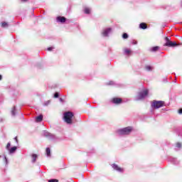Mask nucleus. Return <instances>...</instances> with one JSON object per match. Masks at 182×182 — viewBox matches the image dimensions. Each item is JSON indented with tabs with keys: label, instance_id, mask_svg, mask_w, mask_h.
<instances>
[{
	"label": "nucleus",
	"instance_id": "1",
	"mask_svg": "<svg viewBox=\"0 0 182 182\" xmlns=\"http://www.w3.org/2000/svg\"><path fill=\"white\" fill-rule=\"evenodd\" d=\"M72 117H73V112H68L64 114V120L68 124H72Z\"/></svg>",
	"mask_w": 182,
	"mask_h": 182
},
{
	"label": "nucleus",
	"instance_id": "2",
	"mask_svg": "<svg viewBox=\"0 0 182 182\" xmlns=\"http://www.w3.org/2000/svg\"><path fill=\"white\" fill-rule=\"evenodd\" d=\"M133 132V127H127L124 129L118 130L119 134L121 135H127L132 133Z\"/></svg>",
	"mask_w": 182,
	"mask_h": 182
},
{
	"label": "nucleus",
	"instance_id": "3",
	"mask_svg": "<svg viewBox=\"0 0 182 182\" xmlns=\"http://www.w3.org/2000/svg\"><path fill=\"white\" fill-rule=\"evenodd\" d=\"M166 43L164 46H168V48H174V46H178V44L176 41L172 42L168 37L165 38Z\"/></svg>",
	"mask_w": 182,
	"mask_h": 182
},
{
	"label": "nucleus",
	"instance_id": "4",
	"mask_svg": "<svg viewBox=\"0 0 182 182\" xmlns=\"http://www.w3.org/2000/svg\"><path fill=\"white\" fill-rule=\"evenodd\" d=\"M163 106H164V101L154 100L151 102V107H153V109H160V107H163Z\"/></svg>",
	"mask_w": 182,
	"mask_h": 182
},
{
	"label": "nucleus",
	"instance_id": "5",
	"mask_svg": "<svg viewBox=\"0 0 182 182\" xmlns=\"http://www.w3.org/2000/svg\"><path fill=\"white\" fill-rule=\"evenodd\" d=\"M149 95V90L140 92L137 95V100H143Z\"/></svg>",
	"mask_w": 182,
	"mask_h": 182
},
{
	"label": "nucleus",
	"instance_id": "6",
	"mask_svg": "<svg viewBox=\"0 0 182 182\" xmlns=\"http://www.w3.org/2000/svg\"><path fill=\"white\" fill-rule=\"evenodd\" d=\"M111 102L112 103H114V105H120L122 103L123 100L119 97H114L111 100Z\"/></svg>",
	"mask_w": 182,
	"mask_h": 182
},
{
	"label": "nucleus",
	"instance_id": "7",
	"mask_svg": "<svg viewBox=\"0 0 182 182\" xmlns=\"http://www.w3.org/2000/svg\"><path fill=\"white\" fill-rule=\"evenodd\" d=\"M57 21L60 22L61 23H65L66 22V18L63 16H58Z\"/></svg>",
	"mask_w": 182,
	"mask_h": 182
},
{
	"label": "nucleus",
	"instance_id": "8",
	"mask_svg": "<svg viewBox=\"0 0 182 182\" xmlns=\"http://www.w3.org/2000/svg\"><path fill=\"white\" fill-rule=\"evenodd\" d=\"M112 168H114V170H116L117 171H123V168H120L116 164H112Z\"/></svg>",
	"mask_w": 182,
	"mask_h": 182
},
{
	"label": "nucleus",
	"instance_id": "9",
	"mask_svg": "<svg viewBox=\"0 0 182 182\" xmlns=\"http://www.w3.org/2000/svg\"><path fill=\"white\" fill-rule=\"evenodd\" d=\"M110 32H112V28H108L102 32V35H103V36H107L109 35V33H110Z\"/></svg>",
	"mask_w": 182,
	"mask_h": 182
},
{
	"label": "nucleus",
	"instance_id": "10",
	"mask_svg": "<svg viewBox=\"0 0 182 182\" xmlns=\"http://www.w3.org/2000/svg\"><path fill=\"white\" fill-rule=\"evenodd\" d=\"M43 120V115L40 114L39 116L36 117V123H41Z\"/></svg>",
	"mask_w": 182,
	"mask_h": 182
},
{
	"label": "nucleus",
	"instance_id": "11",
	"mask_svg": "<svg viewBox=\"0 0 182 182\" xmlns=\"http://www.w3.org/2000/svg\"><path fill=\"white\" fill-rule=\"evenodd\" d=\"M139 28H141V29H147V24L146 23H141Z\"/></svg>",
	"mask_w": 182,
	"mask_h": 182
},
{
	"label": "nucleus",
	"instance_id": "12",
	"mask_svg": "<svg viewBox=\"0 0 182 182\" xmlns=\"http://www.w3.org/2000/svg\"><path fill=\"white\" fill-rule=\"evenodd\" d=\"M16 146H13L9 149V153L12 154V153H15V151H16Z\"/></svg>",
	"mask_w": 182,
	"mask_h": 182
},
{
	"label": "nucleus",
	"instance_id": "13",
	"mask_svg": "<svg viewBox=\"0 0 182 182\" xmlns=\"http://www.w3.org/2000/svg\"><path fill=\"white\" fill-rule=\"evenodd\" d=\"M36 159H38V155L33 154L32 155V163H35V161H36Z\"/></svg>",
	"mask_w": 182,
	"mask_h": 182
},
{
	"label": "nucleus",
	"instance_id": "14",
	"mask_svg": "<svg viewBox=\"0 0 182 182\" xmlns=\"http://www.w3.org/2000/svg\"><path fill=\"white\" fill-rule=\"evenodd\" d=\"M124 52L126 55H130V53H132V50H130V49L128 48H125L124 50Z\"/></svg>",
	"mask_w": 182,
	"mask_h": 182
},
{
	"label": "nucleus",
	"instance_id": "15",
	"mask_svg": "<svg viewBox=\"0 0 182 182\" xmlns=\"http://www.w3.org/2000/svg\"><path fill=\"white\" fill-rule=\"evenodd\" d=\"M159 49H160V47L155 46V47L152 48L151 50H152V52H157V50H159Z\"/></svg>",
	"mask_w": 182,
	"mask_h": 182
},
{
	"label": "nucleus",
	"instance_id": "16",
	"mask_svg": "<svg viewBox=\"0 0 182 182\" xmlns=\"http://www.w3.org/2000/svg\"><path fill=\"white\" fill-rule=\"evenodd\" d=\"M85 14H90V9L89 8H85L84 10Z\"/></svg>",
	"mask_w": 182,
	"mask_h": 182
},
{
	"label": "nucleus",
	"instance_id": "17",
	"mask_svg": "<svg viewBox=\"0 0 182 182\" xmlns=\"http://www.w3.org/2000/svg\"><path fill=\"white\" fill-rule=\"evenodd\" d=\"M145 69L146 70H148L149 72H150V70H151L152 68H151V66H150V65H146Z\"/></svg>",
	"mask_w": 182,
	"mask_h": 182
},
{
	"label": "nucleus",
	"instance_id": "18",
	"mask_svg": "<svg viewBox=\"0 0 182 182\" xmlns=\"http://www.w3.org/2000/svg\"><path fill=\"white\" fill-rule=\"evenodd\" d=\"M46 154L47 156H50V149L46 148Z\"/></svg>",
	"mask_w": 182,
	"mask_h": 182
},
{
	"label": "nucleus",
	"instance_id": "19",
	"mask_svg": "<svg viewBox=\"0 0 182 182\" xmlns=\"http://www.w3.org/2000/svg\"><path fill=\"white\" fill-rule=\"evenodd\" d=\"M122 38H123V39H127V38H129V35H127V33H124L122 35Z\"/></svg>",
	"mask_w": 182,
	"mask_h": 182
},
{
	"label": "nucleus",
	"instance_id": "20",
	"mask_svg": "<svg viewBox=\"0 0 182 182\" xmlns=\"http://www.w3.org/2000/svg\"><path fill=\"white\" fill-rule=\"evenodd\" d=\"M1 26H2V28H6V26H8V23H6V22L2 23Z\"/></svg>",
	"mask_w": 182,
	"mask_h": 182
},
{
	"label": "nucleus",
	"instance_id": "21",
	"mask_svg": "<svg viewBox=\"0 0 182 182\" xmlns=\"http://www.w3.org/2000/svg\"><path fill=\"white\" fill-rule=\"evenodd\" d=\"M181 142H177L176 143V147H178V149H181Z\"/></svg>",
	"mask_w": 182,
	"mask_h": 182
},
{
	"label": "nucleus",
	"instance_id": "22",
	"mask_svg": "<svg viewBox=\"0 0 182 182\" xmlns=\"http://www.w3.org/2000/svg\"><path fill=\"white\" fill-rule=\"evenodd\" d=\"M15 110H16V107H14L13 109L11 110V114H13V116H15Z\"/></svg>",
	"mask_w": 182,
	"mask_h": 182
},
{
	"label": "nucleus",
	"instance_id": "23",
	"mask_svg": "<svg viewBox=\"0 0 182 182\" xmlns=\"http://www.w3.org/2000/svg\"><path fill=\"white\" fill-rule=\"evenodd\" d=\"M48 182H59V181L57 179H50L48 181Z\"/></svg>",
	"mask_w": 182,
	"mask_h": 182
},
{
	"label": "nucleus",
	"instance_id": "24",
	"mask_svg": "<svg viewBox=\"0 0 182 182\" xmlns=\"http://www.w3.org/2000/svg\"><path fill=\"white\" fill-rule=\"evenodd\" d=\"M54 97H55V98L59 97V92H55V93L54 94Z\"/></svg>",
	"mask_w": 182,
	"mask_h": 182
},
{
	"label": "nucleus",
	"instance_id": "25",
	"mask_svg": "<svg viewBox=\"0 0 182 182\" xmlns=\"http://www.w3.org/2000/svg\"><path fill=\"white\" fill-rule=\"evenodd\" d=\"M9 147H11V142H9L6 145L7 150H9Z\"/></svg>",
	"mask_w": 182,
	"mask_h": 182
},
{
	"label": "nucleus",
	"instance_id": "26",
	"mask_svg": "<svg viewBox=\"0 0 182 182\" xmlns=\"http://www.w3.org/2000/svg\"><path fill=\"white\" fill-rule=\"evenodd\" d=\"M53 47H49L48 48V50H49V51H50V50H53Z\"/></svg>",
	"mask_w": 182,
	"mask_h": 182
},
{
	"label": "nucleus",
	"instance_id": "27",
	"mask_svg": "<svg viewBox=\"0 0 182 182\" xmlns=\"http://www.w3.org/2000/svg\"><path fill=\"white\" fill-rule=\"evenodd\" d=\"M178 113H179V114H182V108H181V109L178 110Z\"/></svg>",
	"mask_w": 182,
	"mask_h": 182
},
{
	"label": "nucleus",
	"instance_id": "28",
	"mask_svg": "<svg viewBox=\"0 0 182 182\" xmlns=\"http://www.w3.org/2000/svg\"><path fill=\"white\" fill-rule=\"evenodd\" d=\"M0 80H2V75H0Z\"/></svg>",
	"mask_w": 182,
	"mask_h": 182
},
{
	"label": "nucleus",
	"instance_id": "29",
	"mask_svg": "<svg viewBox=\"0 0 182 182\" xmlns=\"http://www.w3.org/2000/svg\"><path fill=\"white\" fill-rule=\"evenodd\" d=\"M15 140H16V141H18V138H17V137H16V138H15Z\"/></svg>",
	"mask_w": 182,
	"mask_h": 182
},
{
	"label": "nucleus",
	"instance_id": "30",
	"mask_svg": "<svg viewBox=\"0 0 182 182\" xmlns=\"http://www.w3.org/2000/svg\"><path fill=\"white\" fill-rule=\"evenodd\" d=\"M21 1H23V2H26V1H28V0H21Z\"/></svg>",
	"mask_w": 182,
	"mask_h": 182
}]
</instances>
